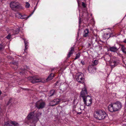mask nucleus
Segmentation results:
<instances>
[{
  "instance_id": "obj_43",
  "label": "nucleus",
  "mask_w": 126,
  "mask_h": 126,
  "mask_svg": "<svg viewBox=\"0 0 126 126\" xmlns=\"http://www.w3.org/2000/svg\"><path fill=\"white\" fill-rule=\"evenodd\" d=\"M1 94V91L0 90V95Z\"/></svg>"
},
{
  "instance_id": "obj_26",
  "label": "nucleus",
  "mask_w": 126,
  "mask_h": 126,
  "mask_svg": "<svg viewBox=\"0 0 126 126\" xmlns=\"http://www.w3.org/2000/svg\"><path fill=\"white\" fill-rule=\"evenodd\" d=\"M80 56V54L79 53H78L77 54H76V56L75 57V60L77 59L78 58H79Z\"/></svg>"
},
{
  "instance_id": "obj_21",
  "label": "nucleus",
  "mask_w": 126,
  "mask_h": 126,
  "mask_svg": "<svg viewBox=\"0 0 126 126\" xmlns=\"http://www.w3.org/2000/svg\"><path fill=\"white\" fill-rule=\"evenodd\" d=\"M121 49L122 52L125 54H126V48L124 46H122L121 47Z\"/></svg>"
},
{
  "instance_id": "obj_46",
  "label": "nucleus",
  "mask_w": 126,
  "mask_h": 126,
  "mask_svg": "<svg viewBox=\"0 0 126 126\" xmlns=\"http://www.w3.org/2000/svg\"><path fill=\"white\" fill-rule=\"evenodd\" d=\"M109 57H110V56H109Z\"/></svg>"
},
{
  "instance_id": "obj_38",
  "label": "nucleus",
  "mask_w": 126,
  "mask_h": 126,
  "mask_svg": "<svg viewBox=\"0 0 126 126\" xmlns=\"http://www.w3.org/2000/svg\"><path fill=\"white\" fill-rule=\"evenodd\" d=\"M81 114V112H78L77 113V114Z\"/></svg>"
},
{
  "instance_id": "obj_13",
  "label": "nucleus",
  "mask_w": 126,
  "mask_h": 126,
  "mask_svg": "<svg viewBox=\"0 0 126 126\" xmlns=\"http://www.w3.org/2000/svg\"><path fill=\"white\" fill-rule=\"evenodd\" d=\"M89 30L88 29H86L84 32L83 36L84 37H86L88 35Z\"/></svg>"
},
{
  "instance_id": "obj_29",
  "label": "nucleus",
  "mask_w": 126,
  "mask_h": 126,
  "mask_svg": "<svg viewBox=\"0 0 126 126\" xmlns=\"http://www.w3.org/2000/svg\"><path fill=\"white\" fill-rule=\"evenodd\" d=\"M98 61L97 60H95L93 62V63L95 65H96L98 63Z\"/></svg>"
},
{
  "instance_id": "obj_11",
  "label": "nucleus",
  "mask_w": 126,
  "mask_h": 126,
  "mask_svg": "<svg viewBox=\"0 0 126 126\" xmlns=\"http://www.w3.org/2000/svg\"><path fill=\"white\" fill-rule=\"evenodd\" d=\"M34 116V111L30 112L27 117V118L29 120L33 119Z\"/></svg>"
},
{
  "instance_id": "obj_24",
  "label": "nucleus",
  "mask_w": 126,
  "mask_h": 126,
  "mask_svg": "<svg viewBox=\"0 0 126 126\" xmlns=\"http://www.w3.org/2000/svg\"><path fill=\"white\" fill-rule=\"evenodd\" d=\"M14 33L15 34H16L19 33V29H17L15 30H14Z\"/></svg>"
},
{
  "instance_id": "obj_1",
  "label": "nucleus",
  "mask_w": 126,
  "mask_h": 126,
  "mask_svg": "<svg viewBox=\"0 0 126 126\" xmlns=\"http://www.w3.org/2000/svg\"><path fill=\"white\" fill-rule=\"evenodd\" d=\"M122 107V104L119 101H117L110 104L108 107L109 110L111 112L120 110Z\"/></svg>"
},
{
  "instance_id": "obj_14",
  "label": "nucleus",
  "mask_w": 126,
  "mask_h": 126,
  "mask_svg": "<svg viewBox=\"0 0 126 126\" xmlns=\"http://www.w3.org/2000/svg\"><path fill=\"white\" fill-rule=\"evenodd\" d=\"M54 76V74L53 73H51L46 79L47 81H48L52 79L53 78Z\"/></svg>"
},
{
  "instance_id": "obj_22",
  "label": "nucleus",
  "mask_w": 126,
  "mask_h": 126,
  "mask_svg": "<svg viewBox=\"0 0 126 126\" xmlns=\"http://www.w3.org/2000/svg\"><path fill=\"white\" fill-rule=\"evenodd\" d=\"M10 121H8L5 122L4 123V126H13L12 125H10Z\"/></svg>"
},
{
  "instance_id": "obj_32",
  "label": "nucleus",
  "mask_w": 126,
  "mask_h": 126,
  "mask_svg": "<svg viewBox=\"0 0 126 126\" xmlns=\"http://www.w3.org/2000/svg\"><path fill=\"white\" fill-rule=\"evenodd\" d=\"M11 37V35L10 34H9L6 37V38L8 39H9Z\"/></svg>"
},
{
  "instance_id": "obj_5",
  "label": "nucleus",
  "mask_w": 126,
  "mask_h": 126,
  "mask_svg": "<svg viewBox=\"0 0 126 126\" xmlns=\"http://www.w3.org/2000/svg\"><path fill=\"white\" fill-rule=\"evenodd\" d=\"M76 78L78 82L84 83V76L83 74L81 73H79L77 74L76 76Z\"/></svg>"
},
{
  "instance_id": "obj_41",
  "label": "nucleus",
  "mask_w": 126,
  "mask_h": 126,
  "mask_svg": "<svg viewBox=\"0 0 126 126\" xmlns=\"http://www.w3.org/2000/svg\"><path fill=\"white\" fill-rule=\"evenodd\" d=\"M91 20L92 21H93V22H94L93 19H92Z\"/></svg>"
},
{
  "instance_id": "obj_35",
  "label": "nucleus",
  "mask_w": 126,
  "mask_h": 126,
  "mask_svg": "<svg viewBox=\"0 0 126 126\" xmlns=\"http://www.w3.org/2000/svg\"><path fill=\"white\" fill-rule=\"evenodd\" d=\"M12 100V99H10L9 101V103H10L11 102V100Z\"/></svg>"
},
{
  "instance_id": "obj_18",
  "label": "nucleus",
  "mask_w": 126,
  "mask_h": 126,
  "mask_svg": "<svg viewBox=\"0 0 126 126\" xmlns=\"http://www.w3.org/2000/svg\"><path fill=\"white\" fill-rule=\"evenodd\" d=\"M23 39L24 41V42L25 44V50H26L27 48V46L28 44V41H26V39L25 38H23Z\"/></svg>"
},
{
  "instance_id": "obj_9",
  "label": "nucleus",
  "mask_w": 126,
  "mask_h": 126,
  "mask_svg": "<svg viewBox=\"0 0 126 126\" xmlns=\"http://www.w3.org/2000/svg\"><path fill=\"white\" fill-rule=\"evenodd\" d=\"M88 70L89 73H93L95 72L96 68L93 65H90L88 67Z\"/></svg>"
},
{
  "instance_id": "obj_17",
  "label": "nucleus",
  "mask_w": 126,
  "mask_h": 126,
  "mask_svg": "<svg viewBox=\"0 0 126 126\" xmlns=\"http://www.w3.org/2000/svg\"><path fill=\"white\" fill-rule=\"evenodd\" d=\"M74 50V48L73 47H72L71 48V50L69 52L68 54L67 55V57L68 58L69 57L71 54H72L73 51Z\"/></svg>"
},
{
  "instance_id": "obj_42",
  "label": "nucleus",
  "mask_w": 126,
  "mask_h": 126,
  "mask_svg": "<svg viewBox=\"0 0 126 126\" xmlns=\"http://www.w3.org/2000/svg\"><path fill=\"white\" fill-rule=\"evenodd\" d=\"M58 83V81H57L56 82V84H57V83Z\"/></svg>"
},
{
  "instance_id": "obj_28",
  "label": "nucleus",
  "mask_w": 126,
  "mask_h": 126,
  "mask_svg": "<svg viewBox=\"0 0 126 126\" xmlns=\"http://www.w3.org/2000/svg\"><path fill=\"white\" fill-rule=\"evenodd\" d=\"M26 16L24 15L22 16L21 18V19H27L28 18V17L29 16H28L27 17V16Z\"/></svg>"
},
{
  "instance_id": "obj_31",
  "label": "nucleus",
  "mask_w": 126,
  "mask_h": 126,
  "mask_svg": "<svg viewBox=\"0 0 126 126\" xmlns=\"http://www.w3.org/2000/svg\"><path fill=\"white\" fill-rule=\"evenodd\" d=\"M4 48V46L1 44L0 45V50H2Z\"/></svg>"
},
{
  "instance_id": "obj_39",
  "label": "nucleus",
  "mask_w": 126,
  "mask_h": 126,
  "mask_svg": "<svg viewBox=\"0 0 126 126\" xmlns=\"http://www.w3.org/2000/svg\"><path fill=\"white\" fill-rule=\"evenodd\" d=\"M124 42L125 43H126V39L124 40Z\"/></svg>"
},
{
  "instance_id": "obj_37",
  "label": "nucleus",
  "mask_w": 126,
  "mask_h": 126,
  "mask_svg": "<svg viewBox=\"0 0 126 126\" xmlns=\"http://www.w3.org/2000/svg\"><path fill=\"white\" fill-rule=\"evenodd\" d=\"M79 24H80V18L79 20Z\"/></svg>"
},
{
  "instance_id": "obj_10",
  "label": "nucleus",
  "mask_w": 126,
  "mask_h": 126,
  "mask_svg": "<svg viewBox=\"0 0 126 126\" xmlns=\"http://www.w3.org/2000/svg\"><path fill=\"white\" fill-rule=\"evenodd\" d=\"M60 101V99H54L53 101H51L50 103V105L52 106H54L58 104Z\"/></svg>"
},
{
  "instance_id": "obj_12",
  "label": "nucleus",
  "mask_w": 126,
  "mask_h": 126,
  "mask_svg": "<svg viewBox=\"0 0 126 126\" xmlns=\"http://www.w3.org/2000/svg\"><path fill=\"white\" fill-rule=\"evenodd\" d=\"M109 50L111 52H115L117 51L118 49L116 47H112L109 48Z\"/></svg>"
},
{
  "instance_id": "obj_2",
  "label": "nucleus",
  "mask_w": 126,
  "mask_h": 126,
  "mask_svg": "<svg viewBox=\"0 0 126 126\" xmlns=\"http://www.w3.org/2000/svg\"><path fill=\"white\" fill-rule=\"evenodd\" d=\"M94 116L95 118L100 120L104 119L106 116V114L104 111L98 110L94 112Z\"/></svg>"
},
{
  "instance_id": "obj_33",
  "label": "nucleus",
  "mask_w": 126,
  "mask_h": 126,
  "mask_svg": "<svg viewBox=\"0 0 126 126\" xmlns=\"http://www.w3.org/2000/svg\"><path fill=\"white\" fill-rule=\"evenodd\" d=\"M82 5L84 8H85L86 7V4L84 3L83 2H82Z\"/></svg>"
},
{
  "instance_id": "obj_36",
  "label": "nucleus",
  "mask_w": 126,
  "mask_h": 126,
  "mask_svg": "<svg viewBox=\"0 0 126 126\" xmlns=\"http://www.w3.org/2000/svg\"><path fill=\"white\" fill-rule=\"evenodd\" d=\"M42 113H41L39 112L38 113V114L39 115H41Z\"/></svg>"
},
{
  "instance_id": "obj_30",
  "label": "nucleus",
  "mask_w": 126,
  "mask_h": 126,
  "mask_svg": "<svg viewBox=\"0 0 126 126\" xmlns=\"http://www.w3.org/2000/svg\"><path fill=\"white\" fill-rule=\"evenodd\" d=\"M54 92L55 91L54 90H52L51 91L50 93L51 94V96L53 95Z\"/></svg>"
},
{
  "instance_id": "obj_40",
  "label": "nucleus",
  "mask_w": 126,
  "mask_h": 126,
  "mask_svg": "<svg viewBox=\"0 0 126 126\" xmlns=\"http://www.w3.org/2000/svg\"><path fill=\"white\" fill-rule=\"evenodd\" d=\"M126 16V15H125V16L123 18V19L125 17V16Z\"/></svg>"
},
{
  "instance_id": "obj_8",
  "label": "nucleus",
  "mask_w": 126,
  "mask_h": 126,
  "mask_svg": "<svg viewBox=\"0 0 126 126\" xmlns=\"http://www.w3.org/2000/svg\"><path fill=\"white\" fill-rule=\"evenodd\" d=\"M80 94V97L82 98L83 99L86 98L87 96H89L87 95V92L85 86L84 88L82 89Z\"/></svg>"
},
{
  "instance_id": "obj_16",
  "label": "nucleus",
  "mask_w": 126,
  "mask_h": 126,
  "mask_svg": "<svg viewBox=\"0 0 126 126\" xmlns=\"http://www.w3.org/2000/svg\"><path fill=\"white\" fill-rule=\"evenodd\" d=\"M110 64L111 68H113L117 65L116 62L115 61H114L110 63Z\"/></svg>"
},
{
  "instance_id": "obj_27",
  "label": "nucleus",
  "mask_w": 126,
  "mask_h": 126,
  "mask_svg": "<svg viewBox=\"0 0 126 126\" xmlns=\"http://www.w3.org/2000/svg\"><path fill=\"white\" fill-rule=\"evenodd\" d=\"M30 6V4L28 2H27L26 3L25 7L26 8H28Z\"/></svg>"
},
{
  "instance_id": "obj_20",
  "label": "nucleus",
  "mask_w": 126,
  "mask_h": 126,
  "mask_svg": "<svg viewBox=\"0 0 126 126\" xmlns=\"http://www.w3.org/2000/svg\"><path fill=\"white\" fill-rule=\"evenodd\" d=\"M33 120L32 122V125L34 126H35L36 125V123L38 120V119L37 118L36 120Z\"/></svg>"
},
{
  "instance_id": "obj_44",
  "label": "nucleus",
  "mask_w": 126,
  "mask_h": 126,
  "mask_svg": "<svg viewBox=\"0 0 126 126\" xmlns=\"http://www.w3.org/2000/svg\"><path fill=\"white\" fill-rule=\"evenodd\" d=\"M80 15H81V14L80 13L79 14V16H80Z\"/></svg>"
},
{
  "instance_id": "obj_45",
  "label": "nucleus",
  "mask_w": 126,
  "mask_h": 126,
  "mask_svg": "<svg viewBox=\"0 0 126 126\" xmlns=\"http://www.w3.org/2000/svg\"><path fill=\"white\" fill-rule=\"evenodd\" d=\"M2 0H0V2Z\"/></svg>"
},
{
  "instance_id": "obj_3",
  "label": "nucleus",
  "mask_w": 126,
  "mask_h": 126,
  "mask_svg": "<svg viewBox=\"0 0 126 126\" xmlns=\"http://www.w3.org/2000/svg\"><path fill=\"white\" fill-rule=\"evenodd\" d=\"M10 6L11 8L14 10L22 8L21 4L16 1H12L10 4Z\"/></svg>"
},
{
  "instance_id": "obj_47",
  "label": "nucleus",
  "mask_w": 126,
  "mask_h": 126,
  "mask_svg": "<svg viewBox=\"0 0 126 126\" xmlns=\"http://www.w3.org/2000/svg\"><path fill=\"white\" fill-rule=\"evenodd\" d=\"M109 57H110V56H109Z\"/></svg>"
},
{
  "instance_id": "obj_23",
  "label": "nucleus",
  "mask_w": 126,
  "mask_h": 126,
  "mask_svg": "<svg viewBox=\"0 0 126 126\" xmlns=\"http://www.w3.org/2000/svg\"><path fill=\"white\" fill-rule=\"evenodd\" d=\"M16 17L18 18H21L22 15L20 13L17 14L16 15Z\"/></svg>"
},
{
  "instance_id": "obj_19",
  "label": "nucleus",
  "mask_w": 126,
  "mask_h": 126,
  "mask_svg": "<svg viewBox=\"0 0 126 126\" xmlns=\"http://www.w3.org/2000/svg\"><path fill=\"white\" fill-rule=\"evenodd\" d=\"M88 14L87 13V12H86L85 13H83V15H82V17L83 16L84 17H85L86 18H88ZM88 20V18L87 19V21Z\"/></svg>"
},
{
  "instance_id": "obj_7",
  "label": "nucleus",
  "mask_w": 126,
  "mask_h": 126,
  "mask_svg": "<svg viewBox=\"0 0 126 126\" xmlns=\"http://www.w3.org/2000/svg\"><path fill=\"white\" fill-rule=\"evenodd\" d=\"M84 104L87 106H90L92 103V99L89 96H88L83 99Z\"/></svg>"
},
{
  "instance_id": "obj_15",
  "label": "nucleus",
  "mask_w": 126,
  "mask_h": 126,
  "mask_svg": "<svg viewBox=\"0 0 126 126\" xmlns=\"http://www.w3.org/2000/svg\"><path fill=\"white\" fill-rule=\"evenodd\" d=\"M10 124H12L14 126H18L19 124L18 123L14 121H10Z\"/></svg>"
},
{
  "instance_id": "obj_34",
  "label": "nucleus",
  "mask_w": 126,
  "mask_h": 126,
  "mask_svg": "<svg viewBox=\"0 0 126 126\" xmlns=\"http://www.w3.org/2000/svg\"><path fill=\"white\" fill-rule=\"evenodd\" d=\"M81 63L83 65H84L85 64L84 62V61L83 60H82L81 61Z\"/></svg>"
},
{
  "instance_id": "obj_25",
  "label": "nucleus",
  "mask_w": 126,
  "mask_h": 126,
  "mask_svg": "<svg viewBox=\"0 0 126 126\" xmlns=\"http://www.w3.org/2000/svg\"><path fill=\"white\" fill-rule=\"evenodd\" d=\"M36 8H37V7H36V6L34 8V10L33 11L32 13V14H30L29 16H28V18L29 17L31 16L33 14V13L35 11V10L36 9Z\"/></svg>"
},
{
  "instance_id": "obj_4",
  "label": "nucleus",
  "mask_w": 126,
  "mask_h": 126,
  "mask_svg": "<svg viewBox=\"0 0 126 126\" xmlns=\"http://www.w3.org/2000/svg\"><path fill=\"white\" fill-rule=\"evenodd\" d=\"M28 79L30 80L31 82L33 83H35L39 82L44 83L46 81L45 80L43 81V79L37 76L30 77L28 78Z\"/></svg>"
},
{
  "instance_id": "obj_6",
  "label": "nucleus",
  "mask_w": 126,
  "mask_h": 126,
  "mask_svg": "<svg viewBox=\"0 0 126 126\" xmlns=\"http://www.w3.org/2000/svg\"><path fill=\"white\" fill-rule=\"evenodd\" d=\"M45 106V103L42 100H40L37 101L35 105V107L39 109L43 108Z\"/></svg>"
}]
</instances>
